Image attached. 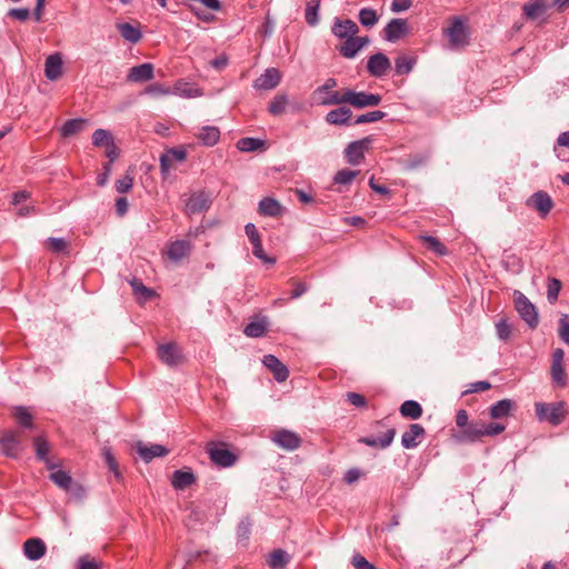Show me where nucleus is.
Masks as SVG:
<instances>
[{"label":"nucleus","mask_w":569,"mask_h":569,"mask_svg":"<svg viewBox=\"0 0 569 569\" xmlns=\"http://www.w3.org/2000/svg\"><path fill=\"white\" fill-rule=\"evenodd\" d=\"M515 307L521 319L530 329H536L539 325V315L535 305L520 291L513 293Z\"/></svg>","instance_id":"nucleus-2"},{"label":"nucleus","mask_w":569,"mask_h":569,"mask_svg":"<svg viewBox=\"0 0 569 569\" xmlns=\"http://www.w3.org/2000/svg\"><path fill=\"white\" fill-rule=\"evenodd\" d=\"M191 251V243L188 240H176L168 246V258L174 262L188 257Z\"/></svg>","instance_id":"nucleus-24"},{"label":"nucleus","mask_w":569,"mask_h":569,"mask_svg":"<svg viewBox=\"0 0 569 569\" xmlns=\"http://www.w3.org/2000/svg\"><path fill=\"white\" fill-rule=\"evenodd\" d=\"M262 363L272 372L273 378L278 382H283L288 379V368L276 356L266 355L262 359Z\"/></svg>","instance_id":"nucleus-19"},{"label":"nucleus","mask_w":569,"mask_h":569,"mask_svg":"<svg viewBox=\"0 0 569 569\" xmlns=\"http://www.w3.org/2000/svg\"><path fill=\"white\" fill-rule=\"evenodd\" d=\"M400 413L403 418L417 420L422 416V407L415 400H406L400 406Z\"/></svg>","instance_id":"nucleus-38"},{"label":"nucleus","mask_w":569,"mask_h":569,"mask_svg":"<svg viewBox=\"0 0 569 569\" xmlns=\"http://www.w3.org/2000/svg\"><path fill=\"white\" fill-rule=\"evenodd\" d=\"M290 561L289 553L283 549L273 550L268 558L270 569H284Z\"/></svg>","instance_id":"nucleus-37"},{"label":"nucleus","mask_w":569,"mask_h":569,"mask_svg":"<svg viewBox=\"0 0 569 569\" xmlns=\"http://www.w3.org/2000/svg\"><path fill=\"white\" fill-rule=\"evenodd\" d=\"M526 204L533 208L541 217H546L553 207L551 197L545 191H537L527 200Z\"/></svg>","instance_id":"nucleus-14"},{"label":"nucleus","mask_w":569,"mask_h":569,"mask_svg":"<svg viewBox=\"0 0 569 569\" xmlns=\"http://www.w3.org/2000/svg\"><path fill=\"white\" fill-rule=\"evenodd\" d=\"M352 565L356 569H375V567L360 553L353 555Z\"/></svg>","instance_id":"nucleus-64"},{"label":"nucleus","mask_w":569,"mask_h":569,"mask_svg":"<svg viewBox=\"0 0 569 569\" xmlns=\"http://www.w3.org/2000/svg\"><path fill=\"white\" fill-rule=\"evenodd\" d=\"M113 138L108 130L97 129L92 134V144L94 147H107L108 144H111Z\"/></svg>","instance_id":"nucleus-51"},{"label":"nucleus","mask_w":569,"mask_h":569,"mask_svg":"<svg viewBox=\"0 0 569 569\" xmlns=\"http://www.w3.org/2000/svg\"><path fill=\"white\" fill-rule=\"evenodd\" d=\"M565 351L558 348L552 353V361L550 368V375L552 382L558 387H565L567 385V375L563 367Z\"/></svg>","instance_id":"nucleus-8"},{"label":"nucleus","mask_w":569,"mask_h":569,"mask_svg":"<svg viewBox=\"0 0 569 569\" xmlns=\"http://www.w3.org/2000/svg\"><path fill=\"white\" fill-rule=\"evenodd\" d=\"M46 244L54 253L63 252L68 248V243L63 238L50 237L46 240Z\"/></svg>","instance_id":"nucleus-58"},{"label":"nucleus","mask_w":569,"mask_h":569,"mask_svg":"<svg viewBox=\"0 0 569 569\" xmlns=\"http://www.w3.org/2000/svg\"><path fill=\"white\" fill-rule=\"evenodd\" d=\"M87 123V120L77 118V119H70L64 122V124L61 128V134L63 137H70L73 136L84 129V126Z\"/></svg>","instance_id":"nucleus-41"},{"label":"nucleus","mask_w":569,"mask_h":569,"mask_svg":"<svg viewBox=\"0 0 569 569\" xmlns=\"http://www.w3.org/2000/svg\"><path fill=\"white\" fill-rule=\"evenodd\" d=\"M408 33V23L405 19H391L383 28V38L389 42H396Z\"/></svg>","instance_id":"nucleus-15"},{"label":"nucleus","mask_w":569,"mask_h":569,"mask_svg":"<svg viewBox=\"0 0 569 569\" xmlns=\"http://www.w3.org/2000/svg\"><path fill=\"white\" fill-rule=\"evenodd\" d=\"M207 452L210 460L221 468H229L237 461V456L233 452L227 448L219 447L214 442H209L207 445Z\"/></svg>","instance_id":"nucleus-6"},{"label":"nucleus","mask_w":569,"mask_h":569,"mask_svg":"<svg viewBox=\"0 0 569 569\" xmlns=\"http://www.w3.org/2000/svg\"><path fill=\"white\" fill-rule=\"evenodd\" d=\"M62 58L59 53L50 54L46 59L44 74L48 80L56 81L62 76Z\"/></svg>","instance_id":"nucleus-23"},{"label":"nucleus","mask_w":569,"mask_h":569,"mask_svg":"<svg viewBox=\"0 0 569 569\" xmlns=\"http://www.w3.org/2000/svg\"><path fill=\"white\" fill-rule=\"evenodd\" d=\"M421 241L427 246V248L439 256H446L448 250L446 246L436 237L432 236H421Z\"/></svg>","instance_id":"nucleus-45"},{"label":"nucleus","mask_w":569,"mask_h":569,"mask_svg":"<svg viewBox=\"0 0 569 569\" xmlns=\"http://www.w3.org/2000/svg\"><path fill=\"white\" fill-rule=\"evenodd\" d=\"M426 436L425 428L419 423H411L401 436V445L405 449L417 448Z\"/></svg>","instance_id":"nucleus-13"},{"label":"nucleus","mask_w":569,"mask_h":569,"mask_svg":"<svg viewBox=\"0 0 569 569\" xmlns=\"http://www.w3.org/2000/svg\"><path fill=\"white\" fill-rule=\"evenodd\" d=\"M198 139L208 147L214 146L220 139V130L213 126H204L198 133Z\"/></svg>","instance_id":"nucleus-36"},{"label":"nucleus","mask_w":569,"mask_h":569,"mask_svg":"<svg viewBox=\"0 0 569 569\" xmlns=\"http://www.w3.org/2000/svg\"><path fill=\"white\" fill-rule=\"evenodd\" d=\"M369 42H370V39L368 37H358L356 34V36H352V37L346 39L345 42L341 46H339L337 49L342 57H345L347 59H352L358 54V52L362 48L368 46Z\"/></svg>","instance_id":"nucleus-11"},{"label":"nucleus","mask_w":569,"mask_h":569,"mask_svg":"<svg viewBox=\"0 0 569 569\" xmlns=\"http://www.w3.org/2000/svg\"><path fill=\"white\" fill-rule=\"evenodd\" d=\"M351 116L352 111L347 107H339L337 109H333L329 111L326 114V121L329 124H336V126H351Z\"/></svg>","instance_id":"nucleus-28"},{"label":"nucleus","mask_w":569,"mask_h":569,"mask_svg":"<svg viewBox=\"0 0 569 569\" xmlns=\"http://www.w3.org/2000/svg\"><path fill=\"white\" fill-rule=\"evenodd\" d=\"M49 479L64 491H69L73 485L72 477L63 470H56L49 475Z\"/></svg>","instance_id":"nucleus-39"},{"label":"nucleus","mask_w":569,"mask_h":569,"mask_svg":"<svg viewBox=\"0 0 569 569\" xmlns=\"http://www.w3.org/2000/svg\"><path fill=\"white\" fill-rule=\"evenodd\" d=\"M513 409H516L515 401L510 399H502L490 406L489 416L492 419H501L508 417Z\"/></svg>","instance_id":"nucleus-31"},{"label":"nucleus","mask_w":569,"mask_h":569,"mask_svg":"<svg viewBox=\"0 0 569 569\" xmlns=\"http://www.w3.org/2000/svg\"><path fill=\"white\" fill-rule=\"evenodd\" d=\"M483 437H493L506 430V426L499 422H482Z\"/></svg>","instance_id":"nucleus-60"},{"label":"nucleus","mask_w":569,"mask_h":569,"mask_svg":"<svg viewBox=\"0 0 569 569\" xmlns=\"http://www.w3.org/2000/svg\"><path fill=\"white\" fill-rule=\"evenodd\" d=\"M560 290L561 281L556 278H549L547 284V299L550 303H555L558 300Z\"/></svg>","instance_id":"nucleus-53"},{"label":"nucleus","mask_w":569,"mask_h":569,"mask_svg":"<svg viewBox=\"0 0 569 569\" xmlns=\"http://www.w3.org/2000/svg\"><path fill=\"white\" fill-rule=\"evenodd\" d=\"M535 409L539 421H547L552 426H558L565 419V403L562 401L550 403L537 402Z\"/></svg>","instance_id":"nucleus-3"},{"label":"nucleus","mask_w":569,"mask_h":569,"mask_svg":"<svg viewBox=\"0 0 569 569\" xmlns=\"http://www.w3.org/2000/svg\"><path fill=\"white\" fill-rule=\"evenodd\" d=\"M451 49H459L468 43L466 20L463 17H453L449 27L445 30Z\"/></svg>","instance_id":"nucleus-4"},{"label":"nucleus","mask_w":569,"mask_h":569,"mask_svg":"<svg viewBox=\"0 0 569 569\" xmlns=\"http://www.w3.org/2000/svg\"><path fill=\"white\" fill-rule=\"evenodd\" d=\"M46 545L39 538H31L24 541L23 543V553L24 556L32 561L39 560L46 553Z\"/></svg>","instance_id":"nucleus-22"},{"label":"nucleus","mask_w":569,"mask_h":569,"mask_svg":"<svg viewBox=\"0 0 569 569\" xmlns=\"http://www.w3.org/2000/svg\"><path fill=\"white\" fill-rule=\"evenodd\" d=\"M496 332L500 340L508 341L511 337V326L502 318L496 323Z\"/></svg>","instance_id":"nucleus-56"},{"label":"nucleus","mask_w":569,"mask_h":569,"mask_svg":"<svg viewBox=\"0 0 569 569\" xmlns=\"http://www.w3.org/2000/svg\"><path fill=\"white\" fill-rule=\"evenodd\" d=\"M266 332L267 323L264 321H251L243 329V333L250 338L263 337Z\"/></svg>","instance_id":"nucleus-44"},{"label":"nucleus","mask_w":569,"mask_h":569,"mask_svg":"<svg viewBox=\"0 0 569 569\" xmlns=\"http://www.w3.org/2000/svg\"><path fill=\"white\" fill-rule=\"evenodd\" d=\"M548 4L546 0H529L522 7L523 14L527 19H538L547 11Z\"/></svg>","instance_id":"nucleus-33"},{"label":"nucleus","mask_w":569,"mask_h":569,"mask_svg":"<svg viewBox=\"0 0 569 569\" xmlns=\"http://www.w3.org/2000/svg\"><path fill=\"white\" fill-rule=\"evenodd\" d=\"M136 450L140 458L147 463L150 462L153 458L164 457L169 453V450L162 445H146L142 441L137 442Z\"/></svg>","instance_id":"nucleus-18"},{"label":"nucleus","mask_w":569,"mask_h":569,"mask_svg":"<svg viewBox=\"0 0 569 569\" xmlns=\"http://www.w3.org/2000/svg\"><path fill=\"white\" fill-rule=\"evenodd\" d=\"M251 521L249 518H243L238 525L237 536L240 541H247L251 533Z\"/></svg>","instance_id":"nucleus-59"},{"label":"nucleus","mask_w":569,"mask_h":569,"mask_svg":"<svg viewBox=\"0 0 569 569\" xmlns=\"http://www.w3.org/2000/svg\"><path fill=\"white\" fill-rule=\"evenodd\" d=\"M369 142V138L350 142L345 149L347 162L352 166L359 164L365 158V151L368 149Z\"/></svg>","instance_id":"nucleus-12"},{"label":"nucleus","mask_w":569,"mask_h":569,"mask_svg":"<svg viewBox=\"0 0 569 569\" xmlns=\"http://www.w3.org/2000/svg\"><path fill=\"white\" fill-rule=\"evenodd\" d=\"M132 186H133V178L131 176L127 174L123 178L117 180L114 187L119 193H126V192L130 191Z\"/></svg>","instance_id":"nucleus-63"},{"label":"nucleus","mask_w":569,"mask_h":569,"mask_svg":"<svg viewBox=\"0 0 569 569\" xmlns=\"http://www.w3.org/2000/svg\"><path fill=\"white\" fill-rule=\"evenodd\" d=\"M157 355L168 367H177L184 360L181 348L174 342L159 345L157 348Z\"/></svg>","instance_id":"nucleus-5"},{"label":"nucleus","mask_w":569,"mask_h":569,"mask_svg":"<svg viewBox=\"0 0 569 569\" xmlns=\"http://www.w3.org/2000/svg\"><path fill=\"white\" fill-rule=\"evenodd\" d=\"M483 437L482 422L472 421L457 436L460 442H476Z\"/></svg>","instance_id":"nucleus-26"},{"label":"nucleus","mask_w":569,"mask_h":569,"mask_svg":"<svg viewBox=\"0 0 569 569\" xmlns=\"http://www.w3.org/2000/svg\"><path fill=\"white\" fill-rule=\"evenodd\" d=\"M430 159V152L415 153L405 160L406 170H416L423 167Z\"/></svg>","instance_id":"nucleus-40"},{"label":"nucleus","mask_w":569,"mask_h":569,"mask_svg":"<svg viewBox=\"0 0 569 569\" xmlns=\"http://www.w3.org/2000/svg\"><path fill=\"white\" fill-rule=\"evenodd\" d=\"M560 339L569 346V316L562 315L559 320V330H558Z\"/></svg>","instance_id":"nucleus-62"},{"label":"nucleus","mask_w":569,"mask_h":569,"mask_svg":"<svg viewBox=\"0 0 569 569\" xmlns=\"http://www.w3.org/2000/svg\"><path fill=\"white\" fill-rule=\"evenodd\" d=\"M196 482V476L190 470H176L171 477V486L177 490H183Z\"/></svg>","instance_id":"nucleus-32"},{"label":"nucleus","mask_w":569,"mask_h":569,"mask_svg":"<svg viewBox=\"0 0 569 569\" xmlns=\"http://www.w3.org/2000/svg\"><path fill=\"white\" fill-rule=\"evenodd\" d=\"M331 32L335 37L346 40L352 36H356L359 32L358 24L350 19H339L336 18L333 24L331 27Z\"/></svg>","instance_id":"nucleus-17"},{"label":"nucleus","mask_w":569,"mask_h":569,"mask_svg":"<svg viewBox=\"0 0 569 569\" xmlns=\"http://www.w3.org/2000/svg\"><path fill=\"white\" fill-rule=\"evenodd\" d=\"M386 117V112L380 110L370 111L363 114L358 116L352 124H363L369 122H376Z\"/></svg>","instance_id":"nucleus-52"},{"label":"nucleus","mask_w":569,"mask_h":569,"mask_svg":"<svg viewBox=\"0 0 569 569\" xmlns=\"http://www.w3.org/2000/svg\"><path fill=\"white\" fill-rule=\"evenodd\" d=\"M395 436H396V429L389 428L379 438H376L372 436L362 437L359 439V442H361L366 446H369V447L386 449L392 443Z\"/></svg>","instance_id":"nucleus-25"},{"label":"nucleus","mask_w":569,"mask_h":569,"mask_svg":"<svg viewBox=\"0 0 569 569\" xmlns=\"http://www.w3.org/2000/svg\"><path fill=\"white\" fill-rule=\"evenodd\" d=\"M116 27L121 37L132 44L138 43L142 38V32L138 23L132 24L130 22H119Z\"/></svg>","instance_id":"nucleus-30"},{"label":"nucleus","mask_w":569,"mask_h":569,"mask_svg":"<svg viewBox=\"0 0 569 569\" xmlns=\"http://www.w3.org/2000/svg\"><path fill=\"white\" fill-rule=\"evenodd\" d=\"M252 244V253L256 258L260 259L261 261H263L264 263H270V264H273L276 263V259L274 258H270L268 257L266 253H264V250L262 248V241L261 239L260 240H257L254 242H251Z\"/></svg>","instance_id":"nucleus-57"},{"label":"nucleus","mask_w":569,"mask_h":569,"mask_svg":"<svg viewBox=\"0 0 569 569\" xmlns=\"http://www.w3.org/2000/svg\"><path fill=\"white\" fill-rule=\"evenodd\" d=\"M382 98L378 93H369L365 91H353L347 89L342 97L339 98L337 94H331L328 98V103H349L357 109H363L368 107H377L380 104Z\"/></svg>","instance_id":"nucleus-1"},{"label":"nucleus","mask_w":569,"mask_h":569,"mask_svg":"<svg viewBox=\"0 0 569 569\" xmlns=\"http://www.w3.org/2000/svg\"><path fill=\"white\" fill-rule=\"evenodd\" d=\"M0 447L3 453L8 457H16L20 448L18 436L10 431L0 440Z\"/></svg>","instance_id":"nucleus-35"},{"label":"nucleus","mask_w":569,"mask_h":569,"mask_svg":"<svg viewBox=\"0 0 569 569\" xmlns=\"http://www.w3.org/2000/svg\"><path fill=\"white\" fill-rule=\"evenodd\" d=\"M288 104V97L286 94H278L273 98L268 107V111L272 116H280L284 112Z\"/></svg>","instance_id":"nucleus-48"},{"label":"nucleus","mask_w":569,"mask_h":569,"mask_svg":"<svg viewBox=\"0 0 569 569\" xmlns=\"http://www.w3.org/2000/svg\"><path fill=\"white\" fill-rule=\"evenodd\" d=\"M416 60L408 56H399L395 61V71L397 74H408L413 69Z\"/></svg>","instance_id":"nucleus-43"},{"label":"nucleus","mask_w":569,"mask_h":569,"mask_svg":"<svg viewBox=\"0 0 569 569\" xmlns=\"http://www.w3.org/2000/svg\"><path fill=\"white\" fill-rule=\"evenodd\" d=\"M337 87V80L335 78H328L325 83L318 87L313 94L317 98L318 104L321 106H335L336 103H328V98L330 99L331 94H337L339 98L342 97V93L338 91H333L332 89Z\"/></svg>","instance_id":"nucleus-20"},{"label":"nucleus","mask_w":569,"mask_h":569,"mask_svg":"<svg viewBox=\"0 0 569 569\" xmlns=\"http://www.w3.org/2000/svg\"><path fill=\"white\" fill-rule=\"evenodd\" d=\"M146 94L153 96V97H160V96H170L171 94V88L167 87L161 83H151L149 84L144 91Z\"/></svg>","instance_id":"nucleus-55"},{"label":"nucleus","mask_w":569,"mask_h":569,"mask_svg":"<svg viewBox=\"0 0 569 569\" xmlns=\"http://www.w3.org/2000/svg\"><path fill=\"white\" fill-rule=\"evenodd\" d=\"M379 20L377 11L371 8H362L359 11V21L363 27L371 28Z\"/></svg>","instance_id":"nucleus-47"},{"label":"nucleus","mask_w":569,"mask_h":569,"mask_svg":"<svg viewBox=\"0 0 569 569\" xmlns=\"http://www.w3.org/2000/svg\"><path fill=\"white\" fill-rule=\"evenodd\" d=\"M153 70V64L149 62L134 66L129 70L127 79L128 81L136 83L149 81L154 77Z\"/></svg>","instance_id":"nucleus-21"},{"label":"nucleus","mask_w":569,"mask_h":569,"mask_svg":"<svg viewBox=\"0 0 569 569\" xmlns=\"http://www.w3.org/2000/svg\"><path fill=\"white\" fill-rule=\"evenodd\" d=\"M271 441L279 448L287 451H293L301 446V438L295 431L288 429H279L271 436Z\"/></svg>","instance_id":"nucleus-7"},{"label":"nucleus","mask_w":569,"mask_h":569,"mask_svg":"<svg viewBox=\"0 0 569 569\" xmlns=\"http://www.w3.org/2000/svg\"><path fill=\"white\" fill-rule=\"evenodd\" d=\"M280 81L281 72L277 68H268L254 80L253 88L257 90H271L276 88Z\"/></svg>","instance_id":"nucleus-16"},{"label":"nucleus","mask_w":569,"mask_h":569,"mask_svg":"<svg viewBox=\"0 0 569 569\" xmlns=\"http://www.w3.org/2000/svg\"><path fill=\"white\" fill-rule=\"evenodd\" d=\"M102 563L88 555L81 556L77 561L78 569H101Z\"/></svg>","instance_id":"nucleus-61"},{"label":"nucleus","mask_w":569,"mask_h":569,"mask_svg":"<svg viewBox=\"0 0 569 569\" xmlns=\"http://www.w3.org/2000/svg\"><path fill=\"white\" fill-rule=\"evenodd\" d=\"M264 146V141L258 138L246 137L237 142V148L243 152H252Z\"/></svg>","instance_id":"nucleus-42"},{"label":"nucleus","mask_w":569,"mask_h":569,"mask_svg":"<svg viewBox=\"0 0 569 569\" xmlns=\"http://www.w3.org/2000/svg\"><path fill=\"white\" fill-rule=\"evenodd\" d=\"M36 455L39 460L47 461L49 452V443L43 437H37L34 439Z\"/></svg>","instance_id":"nucleus-54"},{"label":"nucleus","mask_w":569,"mask_h":569,"mask_svg":"<svg viewBox=\"0 0 569 569\" xmlns=\"http://www.w3.org/2000/svg\"><path fill=\"white\" fill-rule=\"evenodd\" d=\"M171 94L179 96L181 98L190 99L202 96V91L194 86L184 82L182 80L177 81L171 88Z\"/></svg>","instance_id":"nucleus-34"},{"label":"nucleus","mask_w":569,"mask_h":569,"mask_svg":"<svg viewBox=\"0 0 569 569\" xmlns=\"http://www.w3.org/2000/svg\"><path fill=\"white\" fill-rule=\"evenodd\" d=\"M13 416L21 427L28 429H31L33 427L32 415L28 411L26 407L20 406L14 408Z\"/></svg>","instance_id":"nucleus-46"},{"label":"nucleus","mask_w":569,"mask_h":569,"mask_svg":"<svg viewBox=\"0 0 569 569\" xmlns=\"http://www.w3.org/2000/svg\"><path fill=\"white\" fill-rule=\"evenodd\" d=\"M319 8H320V1L315 0L312 2L307 3L306 7V21L309 26L315 27L319 22Z\"/></svg>","instance_id":"nucleus-49"},{"label":"nucleus","mask_w":569,"mask_h":569,"mask_svg":"<svg viewBox=\"0 0 569 569\" xmlns=\"http://www.w3.org/2000/svg\"><path fill=\"white\" fill-rule=\"evenodd\" d=\"M390 68L391 62L382 52L375 53L368 58L367 70L375 78H382Z\"/></svg>","instance_id":"nucleus-9"},{"label":"nucleus","mask_w":569,"mask_h":569,"mask_svg":"<svg viewBox=\"0 0 569 569\" xmlns=\"http://www.w3.org/2000/svg\"><path fill=\"white\" fill-rule=\"evenodd\" d=\"M358 174V170L342 169L335 174L333 182L337 184L347 186L350 184Z\"/></svg>","instance_id":"nucleus-50"},{"label":"nucleus","mask_w":569,"mask_h":569,"mask_svg":"<svg viewBox=\"0 0 569 569\" xmlns=\"http://www.w3.org/2000/svg\"><path fill=\"white\" fill-rule=\"evenodd\" d=\"M258 211L261 216L277 218L282 216L283 207L274 198L266 197L260 200Z\"/></svg>","instance_id":"nucleus-29"},{"label":"nucleus","mask_w":569,"mask_h":569,"mask_svg":"<svg viewBox=\"0 0 569 569\" xmlns=\"http://www.w3.org/2000/svg\"><path fill=\"white\" fill-rule=\"evenodd\" d=\"M210 197L204 191L192 193L184 203L187 214H198L206 211L210 207Z\"/></svg>","instance_id":"nucleus-10"},{"label":"nucleus","mask_w":569,"mask_h":569,"mask_svg":"<svg viewBox=\"0 0 569 569\" xmlns=\"http://www.w3.org/2000/svg\"><path fill=\"white\" fill-rule=\"evenodd\" d=\"M187 158V152L183 149L171 148L167 150L160 157V169L162 173H168L172 162L178 161L182 162Z\"/></svg>","instance_id":"nucleus-27"}]
</instances>
